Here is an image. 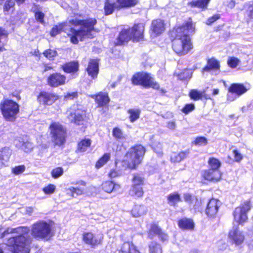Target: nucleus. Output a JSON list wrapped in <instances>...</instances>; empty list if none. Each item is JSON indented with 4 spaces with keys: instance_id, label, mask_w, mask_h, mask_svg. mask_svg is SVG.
Returning <instances> with one entry per match:
<instances>
[{
    "instance_id": "nucleus-8",
    "label": "nucleus",
    "mask_w": 253,
    "mask_h": 253,
    "mask_svg": "<svg viewBox=\"0 0 253 253\" xmlns=\"http://www.w3.org/2000/svg\"><path fill=\"white\" fill-rule=\"evenodd\" d=\"M250 209V202L246 201L240 207L235 209L234 212V220L240 224L246 222L248 219L247 212Z\"/></svg>"
},
{
    "instance_id": "nucleus-20",
    "label": "nucleus",
    "mask_w": 253,
    "mask_h": 253,
    "mask_svg": "<svg viewBox=\"0 0 253 253\" xmlns=\"http://www.w3.org/2000/svg\"><path fill=\"white\" fill-rule=\"evenodd\" d=\"M220 64L219 62L215 59H211L208 60L207 65L203 69V71L212 72L216 75L219 72Z\"/></svg>"
},
{
    "instance_id": "nucleus-28",
    "label": "nucleus",
    "mask_w": 253,
    "mask_h": 253,
    "mask_svg": "<svg viewBox=\"0 0 253 253\" xmlns=\"http://www.w3.org/2000/svg\"><path fill=\"white\" fill-rule=\"evenodd\" d=\"M168 203L171 206H176L177 204L181 201L180 195L177 192L169 194L167 196Z\"/></svg>"
},
{
    "instance_id": "nucleus-16",
    "label": "nucleus",
    "mask_w": 253,
    "mask_h": 253,
    "mask_svg": "<svg viewBox=\"0 0 253 253\" xmlns=\"http://www.w3.org/2000/svg\"><path fill=\"white\" fill-rule=\"evenodd\" d=\"M151 37H156L161 34L165 30V25L163 20L158 19L153 20L151 24Z\"/></svg>"
},
{
    "instance_id": "nucleus-37",
    "label": "nucleus",
    "mask_w": 253,
    "mask_h": 253,
    "mask_svg": "<svg viewBox=\"0 0 253 253\" xmlns=\"http://www.w3.org/2000/svg\"><path fill=\"white\" fill-rule=\"evenodd\" d=\"M143 190L142 186H131L129 190V194L131 196H135L137 197H141L143 195Z\"/></svg>"
},
{
    "instance_id": "nucleus-30",
    "label": "nucleus",
    "mask_w": 253,
    "mask_h": 253,
    "mask_svg": "<svg viewBox=\"0 0 253 253\" xmlns=\"http://www.w3.org/2000/svg\"><path fill=\"white\" fill-rule=\"evenodd\" d=\"M63 70L66 73L76 72L79 70V64L77 62H72L65 64L62 66Z\"/></svg>"
},
{
    "instance_id": "nucleus-21",
    "label": "nucleus",
    "mask_w": 253,
    "mask_h": 253,
    "mask_svg": "<svg viewBox=\"0 0 253 253\" xmlns=\"http://www.w3.org/2000/svg\"><path fill=\"white\" fill-rule=\"evenodd\" d=\"M131 39V36L130 34V29H123L120 33L117 38L116 44L117 45L123 44Z\"/></svg>"
},
{
    "instance_id": "nucleus-55",
    "label": "nucleus",
    "mask_w": 253,
    "mask_h": 253,
    "mask_svg": "<svg viewBox=\"0 0 253 253\" xmlns=\"http://www.w3.org/2000/svg\"><path fill=\"white\" fill-rule=\"evenodd\" d=\"M166 127L172 130L175 129L176 127V121L174 120L169 121L167 122Z\"/></svg>"
},
{
    "instance_id": "nucleus-12",
    "label": "nucleus",
    "mask_w": 253,
    "mask_h": 253,
    "mask_svg": "<svg viewBox=\"0 0 253 253\" xmlns=\"http://www.w3.org/2000/svg\"><path fill=\"white\" fill-rule=\"evenodd\" d=\"M103 238L102 235H94L91 232H85L83 234V241L91 247L101 244Z\"/></svg>"
},
{
    "instance_id": "nucleus-5",
    "label": "nucleus",
    "mask_w": 253,
    "mask_h": 253,
    "mask_svg": "<svg viewBox=\"0 0 253 253\" xmlns=\"http://www.w3.org/2000/svg\"><path fill=\"white\" fill-rule=\"evenodd\" d=\"M134 85H141L145 87L152 88L154 89H160L162 93H165L164 88H160L159 84L156 82L150 74L146 73H138L134 75L131 79Z\"/></svg>"
},
{
    "instance_id": "nucleus-26",
    "label": "nucleus",
    "mask_w": 253,
    "mask_h": 253,
    "mask_svg": "<svg viewBox=\"0 0 253 253\" xmlns=\"http://www.w3.org/2000/svg\"><path fill=\"white\" fill-rule=\"evenodd\" d=\"M229 91L239 96L245 93L247 89L243 84H233L229 87Z\"/></svg>"
},
{
    "instance_id": "nucleus-64",
    "label": "nucleus",
    "mask_w": 253,
    "mask_h": 253,
    "mask_svg": "<svg viewBox=\"0 0 253 253\" xmlns=\"http://www.w3.org/2000/svg\"><path fill=\"white\" fill-rule=\"evenodd\" d=\"M7 35V32L4 30H3L0 28V37L2 36L6 37Z\"/></svg>"
},
{
    "instance_id": "nucleus-25",
    "label": "nucleus",
    "mask_w": 253,
    "mask_h": 253,
    "mask_svg": "<svg viewBox=\"0 0 253 253\" xmlns=\"http://www.w3.org/2000/svg\"><path fill=\"white\" fill-rule=\"evenodd\" d=\"M12 151L8 147H4L0 150V169L4 165V162H7L11 155Z\"/></svg>"
},
{
    "instance_id": "nucleus-48",
    "label": "nucleus",
    "mask_w": 253,
    "mask_h": 253,
    "mask_svg": "<svg viewBox=\"0 0 253 253\" xmlns=\"http://www.w3.org/2000/svg\"><path fill=\"white\" fill-rule=\"evenodd\" d=\"M24 165L16 166L12 169V172L15 175H19L22 173L25 170Z\"/></svg>"
},
{
    "instance_id": "nucleus-53",
    "label": "nucleus",
    "mask_w": 253,
    "mask_h": 253,
    "mask_svg": "<svg viewBox=\"0 0 253 253\" xmlns=\"http://www.w3.org/2000/svg\"><path fill=\"white\" fill-rule=\"evenodd\" d=\"M183 197L184 201L189 204H193L194 201L196 200L194 196H192L189 193L184 194Z\"/></svg>"
},
{
    "instance_id": "nucleus-56",
    "label": "nucleus",
    "mask_w": 253,
    "mask_h": 253,
    "mask_svg": "<svg viewBox=\"0 0 253 253\" xmlns=\"http://www.w3.org/2000/svg\"><path fill=\"white\" fill-rule=\"evenodd\" d=\"M15 5L14 0H8L4 4V10L5 11H8L11 8L13 7Z\"/></svg>"
},
{
    "instance_id": "nucleus-4",
    "label": "nucleus",
    "mask_w": 253,
    "mask_h": 253,
    "mask_svg": "<svg viewBox=\"0 0 253 253\" xmlns=\"http://www.w3.org/2000/svg\"><path fill=\"white\" fill-rule=\"evenodd\" d=\"M145 153V149L141 145L130 148L121 162L122 169H135L141 163Z\"/></svg>"
},
{
    "instance_id": "nucleus-13",
    "label": "nucleus",
    "mask_w": 253,
    "mask_h": 253,
    "mask_svg": "<svg viewBox=\"0 0 253 253\" xmlns=\"http://www.w3.org/2000/svg\"><path fill=\"white\" fill-rule=\"evenodd\" d=\"M222 173L220 170L209 169L202 172V177L206 180L211 182L219 181L222 177Z\"/></svg>"
},
{
    "instance_id": "nucleus-60",
    "label": "nucleus",
    "mask_w": 253,
    "mask_h": 253,
    "mask_svg": "<svg viewBox=\"0 0 253 253\" xmlns=\"http://www.w3.org/2000/svg\"><path fill=\"white\" fill-rule=\"evenodd\" d=\"M235 160L237 162L240 161L242 159V155L238 152L236 150H234L233 151Z\"/></svg>"
},
{
    "instance_id": "nucleus-23",
    "label": "nucleus",
    "mask_w": 253,
    "mask_h": 253,
    "mask_svg": "<svg viewBox=\"0 0 253 253\" xmlns=\"http://www.w3.org/2000/svg\"><path fill=\"white\" fill-rule=\"evenodd\" d=\"M119 253H140L137 247L131 242H125L121 247Z\"/></svg>"
},
{
    "instance_id": "nucleus-24",
    "label": "nucleus",
    "mask_w": 253,
    "mask_h": 253,
    "mask_svg": "<svg viewBox=\"0 0 253 253\" xmlns=\"http://www.w3.org/2000/svg\"><path fill=\"white\" fill-rule=\"evenodd\" d=\"M130 213L133 217H139L147 213V208L143 205H135L131 210Z\"/></svg>"
},
{
    "instance_id": "nucleus-9",
    "label": "nucleus",
    "mask_w": 253,
    "mask_h": 253,
    "mask_svg": "<svg viewBox=\"0 0 253 253\" xmlns=\"http://www.w3.org/2000/svg\"><path fill=\"white\" fill-rule=\"evenodd\" d=\"M228 237L232 244L236 246L241 245L244 242L245 236L243 231L238 227L233 226L228 233Z\"/></svg>"
},
{
    "instance_id": "nucleus-57",
    "label": "nucleus",
    "mask_w": 253,
    "mask_h": 253,
    "mask_svg": "<svg viewBox=\"0 0 253 253\" xmlns=\"http://www.w3.org/2000/svg\"><path fill=\"white\" fill-rule=\"evenodd\" d=\"M220 18V15L218 14H216L208 18V19L206 21V24L207 25H211L213 23L214 21H216Z\"/></svg>"
},
{
    "instance_id": "nucleus-36",
    "label": "nucleus",
    "mask_w": 253,
    "mask_h": 253,
    "mask_svg": "<svg viewBox=\"0 0 253 253\" xmlns=\"http://www.w3.org/2000/svg\"><path fill=\"white\" fill-rule=\"evenodd\" d=\"M210 169L213 170H219L221 164L217 159L214 158H210L208 162Z\"/></svg>"
},
{
    "instance_id": "nucleus-40",
    "label": "nucleus",
    "mask_w": 253,
    "mask_h": 253,
    "mask_svg": "<svg viewBox=\"0 0 253 253\" xmlns=\"http://www.w3.org/2000/svg\"><path fill=\"white\" fill-rule=\"evenodd\" d=\"M102 190L107 193H111L115 188V184L111 181H106L101 185Z\"/></svg>"
},
{
    "instance_id": "nucleus-50",
    "label": "nucleus",
    "mask_w": 253,
    "mask_h": 253,
    "mask_svg": "<svg viewBox=\"0 0 253 253\" xmlns=\"http://www.w3.org/2000/svg\"><path fill=\"white\" fill-rule=\"evenodd\" d=\"M44 55L49 60H52L57 55L56 51L52 49H48L43 52Z\"/></svg>"
},
{
    "instance_id": "nucleus-46",
    "label": "nucleus",
    "mask_w": 253,
    "mask_h": 253,
    "mask_svg": "<svg viewBox=\"0 0 253 253\" xmlns=\"http://www.w3.org/2000/svg\"><path fill=\"white\" fill-rule=\"evenodd\" d=\"M52 177L54 179L58 178L63 174V169L61 167H57L53 169L51 172Z\"/></svg>"
},
{
    "instance_id": "nucleus-59",
    "label": "nucleus",
    "mask_w": 253,
    "mask_h": 253,
    "mask_svg": "<svg viewBox=\"0 0 253 253\" xmlns=\"http://www.w3.org/2000/svg\"><path fill=\"white\" fill-rule=\"evenodd\" d=\"M78 93L77 92H69L64 95V99L66 100L68 99H73L76 97Z\"/></svg>"
},
{
    "instance_id": "nucleus-1",
    "label": "nucleus",
    "mask_w": 253,
    "mask_h": 253,
    "mask_svg": "<svg viewBox=\"0 0 253 253\" xmlns=\"http://www.w3.org/2000/svg\"><path fill=\"white\" fill-rule=\"evenodd\" d=\"M31 232L32 237L38 241H47L53 236L52 225L44 220L36 221L28 227L20 226L17 228H7L3 233L2 237L8 234H17V236L9 238L5 245L10 253H29L32 238L29 234Z\"/></svg>"
},
{
    "instance_id": "nucleus-61",
    "label": "nucleus",
    "mask_w": 253,
    "mask_h": 253,
    "mask_svg": "<svg viewBox=\"0 0 253 253\" xmlns=\"http://www.w3.org/2000/svg\"><path fill=\"white\" fill-rule=\"evenodd\" d=\"M118 175V172L114 169H112L108 174L109 177L113 178L117 177Z\"/></svg>"
},
{
    "instance_id": "nucleus-42",
    "label": "nucleus",
    "mask_w": 253,
    "mask_h": 253,
    "mask_svg": "<svg viewBox=\"0 0 253 253\" xmlns=\"http://www.w3.org/2000/svg\"><path fill=\"white\" fill-rule=\"evenodd\" d=\"M150 253H162V249L161 246L154 242H152L149 245Z\"/></svg>"
},
{
    "instance_id": "nucleus-49",
    "label": "nucleus",
    "mask_w": 253,
    "mask_h": 253,
    "mask_svg": "<svg viewBox=\"0 0 253 253\" xmlns=\"http://www.w3.org/2000/svg\"><path fill=\"white\" fill-rule=\"evenodd\" d=\"M19 146L21 147V149L26 152H28L31 151L34 147V145L32 143L27 141L23 142L21 146L19 145Z\"/></svg>"
},
{
    "instance_id": "nucleus-17",
    "label": "nucleus",
    "mask_w": 253,
    "mask_h": 253,
    "mask_svg": "<svg viewBox=\"0 0 253 253\" xmlns=\"http://www.w3.org/2000/svg\"><path fill=\"white\" fill-rule=\"evenodd\" d=\"M220 202L218 200L211 199L208 203L206 210L207 214L209 216H214L217 212Z\"/></svg>"
},
{
    "instance_id": "nucleus-2",
    "label": "nucleus",
    "mask_w": 253,
    "mask_h": 253,
    "mask_svg": "<svg viewBox=\"0 0 253 253\" xmlns=\"http://www.w3.org/2000/svg\"><path fill=\"white\" fill-rule=\"evenodd\" d=\"M194 31L195 26L191 19L185 25L175 29V38L172 42V49L177 55H185L192 48L188 35L194 32Z\"/></svg>"
},
{
    "instance_id": "nucleus-15",
    "label": "nucleus",
    "mask_w": 253,
    "mask_h": 253,
    "mask_svg": "<svg viewBox=\"0 0 253 253\" xmlns=\"http://www.w3.org/2000/svg\"><path fill=\"white\" fill-rule=\"evenodd\" d=\"M75 184L78 185V186L76 187L71 186L67 189V194H70L73 198L80 196L84 193V187L86 185V183L84 181L80 180Z\"/></svg>"
},
{
    "instance_id": "nucleus-18",
    "label": "nucleus",
    "mask_w": 253,
    "mask_h": 253,
    "mask_svg": "<svg viewBox=\"0 0 253 253\" xmlns=\"http://www.w3.org/2000/svg\"><path fill=\"white\" fill-rule=\"evenodd\" d=\"M156 235H158L163 241L167 240L168 238V236L165 233L162 232L161 229L157 225L153 224L151 226L148 236L149 239H152Z\"/></svg>"
},
{
    "instance_id": "nucleus-14",
    "label": "nucleus",
    "mask_w": 253,
    "mask_h": 253,
    "mask_svg": "<svg viewBox=\"0 0 253 253\" xmlns=\"http://www.w3.org/2000/svg\"><path fill=\"white\" fill-rule=\"evenodd\" d=\"M131 39L134 42H139L143 39L144 26L142 24L135 25L132 28H129Z\"/></svg>"
},
{
    "instance_id": "nucleus-19",
    "label": "nucleus",
    "mask_w": 253,
    "mask_h": 253,
    "mask_svg": "<svg viewBox=\"0 0 253 253\" xmlns=\"http://www.w3.org/2000/svg\"><path fill=\"white\" fill-rule=\"evenodd\" d=\"M91 97L95 99V102L99 107L107 105L110 101L108 94L105 92H100L97 95H92Z\"/></svg>"
},
{
    "instance_id": "nucleus-52",
    "label": "nucleus",
    "mask_w": 253,
    "mask_h": 253,
    "mask_svg": "<svg viewBox=\"0 0 253 253\" xmlns=\"http://www.w3.org/2000/svg\"><path fill=\"white\" fill-rule=\"evenodd\" d=\"M207 143V139L205 137H198L195 140V144L200 146L206 145Z\"/></svg>"
},
{
    "instance_id": "nucleus-54",
    "label": "nucleus",
    "mask_w": 253,
    "mask_h": 253,
    "mask_svg": "<svg viewBox=\"0 0 253 253\" xmlns=\"http://www.w3.org/2000/svg\"><path fill=\"white\" fill-rule=\"evenodd\" d=\"M195 109L194 104L190 103L186 104L184 107L182 109V112L185 114H188L191 112Z\"/></svg>"
},
{
    "instance_id": "nucleus-51",
    "label": "nucleus",
    "mask_w": 253,
    "mask_h": 253,
    "mask_svg": "<svg viewBox=\"0 0 253 253\" xmlns=\"http://www.w3.org/2000/svg\"><path fill=\"white\" fill-rule=\"evenodd\" d=\"M113 135L117 139H122L124 138L123 131L118 127H115L113 128Z\"/></svg>"
},
{
    "instance_id": "nucleus-45",
    "label": "nucleus",
    "mask_w": 253,
    "mask_h": 253,
    "mask_svg": "<svg viewBox=\"0 0 253 253\" xmlns=\"http://www.w3.org/2000/svg\"><path fill=\"white\" fill-rule=\"evenodd\" d=\"M56 190V186L52 184H49L42 188L43 192L47 195L53 194Z\"/></svg>"
},
{
    "instance_id": "nucleus-11",
    "label": "nucleus",
    "mask_w": 253,
    "mask_h": 253,
    "mask_svg": "<svg viewBox=\"0 0 253 253\" xmlns=\"http://www.w3.org/2000/svg\"><path fill=\"white\" fill-rule=\"evenodd\" d=\"M59 98V96L55 93L42 91L38 95V101L40 104L51 105Z\"/></svg>"
},
{
    "instance_id": "nucleus-39",
    "label": "nucleus",
    "mask_w": 253,
    "mask_h": 253,
    "mask_svg": "<svg viewBox=\"0 0 253 253\" xmlns=\"http://www.w3.org/2000/svg\"><path fill=\"white\" fill-rule=\"evenodd\" d=\"M110 159V154L105 153L97 162L95 167L97 169H99L106 164Z\"/></svg>"
},
{
    "instance_id": "nucleus-6",
    "label": "nucleus",
    "mask_w": 253,
    "mask_h": 253,
    "mask_svg": "<svg viewBox=\"0 0 253 253\" xmlns=\"http://www.w3.org/2000/svg\"><path fill=\"white\" fill-rule=\"evenodd\" d=\"M0 109L4 118L8 121H14L19 112L18 104L11 100H5L1 104Z\"/></svg>"
},
{
    "instance_id": "nucleus-7",
    "label": "nucleus",
    "mask_w": 253,
    "mask_h": 253,
    "mask_svg": "<svg viewBox=\"0 0 253 253\" xmlns=\"http://www.w3.org/2000/svg\"><path fill=\"white\" fill-rule=\"evenodd\" d=\"M51 140L55 145H62L65 141V131L61 125L52 123L49 126Z\"/></svg>"
},
{
    "instance_id": "nucleus-10",
    "label": "nucleus",
    "mask_w": 253,
    "mask_h": 253,
    "mask_svg": "<svg viewBox=\"0 0 253 253\" xmlns=\"http://www.w3.org/2000/svg\"><path fill=\"white\" fill-rule=\"evenodd\" d=\"M66 77L65 76L58 73L50 74L47 79V84L53 87H56L65 84Z\"/></svg>"
},
{
    "instance_id": "nucleus-32",
    "label": "nucleus",
    "mask_w": 253,
    "mask_h": 253,
    "mask_svg": "<svg viewBox=\"0 0 253 253\" xmlns=\"http://www.w3.org/2000/svg\"><path fill=\"white\" fill-rule=\"evenodd\" d=\"M210 0H192L188 3L191 7H196L201 9H206Z\"/></svg>"
},
{
    "instance_id": "nucleus-44",
    "label": "nucleus",
    "mask_w": 253,
    "mask_h": 253,
    "mask_svg": "<svg viewBox=\"0 0 253 253\" xmlns=\"http://www.w3.org/2000/svg\"><path fill=\"white\" fill-rule=\"evenodd\" d=\"M66 26V23H63L56 25L53 27L51 31H50V35L52 37H54L59 33H60L63 29Z\"/></svg>"
},
{
    "instance_id": "nucleus-34",
    "label": "nucleus",
    "mask_w": 253,
    "mask_h": 253,
    "mask_svg": "<svg viewBox=\"0 0 253 253\" xmlns=\"http://www.w3.org/2000/svg\"><path fill=\"white\" fill-rule=\"evenodd\" d=\"M115 8H119L118 4L113 2L112 0H106L104 6V10L106 15L112 14Z\"/></svg>"
},
{
    "instance_id": "nucleus-35",
    "label": "nucleus",
    "mask_w": 253,
    "mask_h": 253,
    "mask_svg": "<svg viewBox=\"0 0 253 253\" xmlns=\"http://www.w3.org/2000/svg\"><path fill=\"white\" fill-rule=\"evenodd\" d=\"M68 118L71 122L79 124L83 120L84 117L80 114V111H77L73 113L70 112L68 115Z\"/></svg>"
},
{
    "instance_id": "nucleus-33",
    "label": "nucleus",
    "mask_w": 253,
    "mask_h": 253,
    "mask_svg": "<svg viewBox=\"0 0 253 253\" xmlns=\"http://www.w3.org/2000/svg\"><path fill=\"white\" fill-rule=\"evenodd\" d=\"M178 225L181 229L190 230L194 228V223L191 219L185 218L179 221Z\"/></svg>"
},
{
    "instance_id": "nucleus-31",
    "label": "nucleus",
    "mask_w": 253,
    "mask_h": 253,
    "mask_svg": "<svg viewBox=\"0 0 253 253\" xmlns=\"http://www.w3.org/2000/svg\"><path fill=\"white\" fill-rule=\"evenodd\" d=\"M189 97L194 100H199L202 98H206L205 90H198L197 89H191L189 93Z\"/></svg>"
},
{
    "instance_id": "nucleus-47",
    "label": "nucleus",
    "mask_w": 253,
    "mask_h": 253,
    "mask_svg": "<svg viewBox=\"0 0 253 253\" xmlns=\"http://www.w3.org/2000/svg\"><path fill=\"white\" fill-rule=\"evenodd\" d=\"M240 60L235 57L229 58L227 61L228 65L231 68H235L239 64Z\"/></svg>"
},
{
    "instance_id": "nucleus-22",
    "label": "nucleus",
    "mask_w": 253,
    "mask_h": 253,
    "mask_svg": "<svg viewBox=\"0 0 253 253\" xmlns=\"http://www.w3.org/2000/svg\"><path fill=\"white\" fill-rule=\"evenodd\" d=\"M86 70L93 79L96 78L99 71L98 61L94 59L90 60Z\"/></svg>"
},
{
    "instance_id": "nucleus-3",
    "label": "nucleus",
    "mask_w": 253,
    "mask_h": 253,
    "mask_svg": "<svg viewBox=\"0 0 253 253\" xmlns=\"http://www.w3.org/2000/svg\"><path fill=\"white\" fill-rule=\"evenodd\" d=\"M70 22L80 28H71L68 33L70 41L74 44H77L79 41H83L86 38H92L94 35L93 32H96L94 26L96 23L95 19L86 20L73 19Z\"/></svg>"
},
{
    "instance_id": "nucleus-27",
    "label": "nucleus",
    "mask_w": 253,
    "mask_h": 253,
    "mask_svg": "<svg viewBox=\"0 0 253 253\" xmlns=\"http://www.w3.org/2000/svg\"><path fill=\"white\" fill-rule=\"evenodd\" d=\"M188 154L189 151H188L173 152L170 156V161L172 163H179L184 159Z\"/></svg>"
},
{
    "instance_id": "nucleus-38",
    "label": "nucleus",
    "mask_w": 253,
    "mask_h": 253,
    "mask_svg": "<svg viewBox=\"0 0 253 253\" xmlns=\"http://www.w3.org/2000/svg\"><path fill=\"white\" fill-rule=\"evenodd\" d=\"M137 2V0H117L119 8L133 6L136 4Z\"/></svg>"
},
{
    "instance_id": "nucleus-29",
    "label": "nucleus",
    "mask_w": 253,
    "mask_h": 253,
    "mask_svg": "<svg viewBox=\"0 0 253 253\" xmlns=\"http://www.w3.org/2000/svg\"><path fill=\"white\" fill-rule=\"evenodd\" d=\"M127 112L130 122L133 123L139 118L141 110L137 108H133L129 109Z\"/></svg>"
},
{
    "instance_id": "nucleus-58",
    "label": "nucleus",
    "mask_w": 253,
    "mask_h": 253,
    "mask_svg": "<svg viewBox=\"0 0 253 253\" xmlns=\"http://www.w3.org/2000/svg\"><path fill=\"white\" fill-rule=\"evenodd\" d=\"M43 17L44 14L42 12L38 11L35 13L36 19L41 23H43Z\"/></svg>"
},
{
    "instance_id": "nucleus-62",
    "label": "nucleus",
    "mask_w": 253,
    "mask_h": 253,
    "mask_svg": "<svg viewBox=\"0 0 253 253\" xmlns=\"http://www.w3.org/2000/svg\"><path fill=\"white\" fill-rule=\"evenodd\" d=\"M34 211V208L32 207H29L26 208L25 212L26 214H28V215H31Z\"/></svg>"
},
{
    "instance_id": "nucleus-41",
    "label": "nucleus",
    "mask_w": 253,
    "mask_h": 253,
    "mask_svg": "<svg viewBox=\"0 0 253 253\" xmlns=\"http://www.w3.org/2000/svg\"><path fill=\"white\" fill-rule=\"evenodd\" d=\"M91 145V140L89 139H85L81 141L78 144V149L81 152L85 151Z\"/></svg>"
},
{
    "instance_id": "nucleus-63",
    "label": "nucleus",
    "mask_w": 253,
    "mask_h": 253,
    "mask_svg": "<svg viewBox=\"0 0 253 253\" xmlns=\"http://www.w3.org/2000/svg\"><path fill=\"white\" fill-rule=\"evenodd\" d=\"M235 1L234 0H231L229 2V3L227 4V6L231 9L235 7Z\"/></svg>"
},
{
    "instance_id": "nucleus-43",
    "label": "nucleus",
    "mask_w": 253,
    "mask_h": 253,
    "mask_svg": "<svg viewBox=\"0 0 253 253\" xmlns=\"http://www.w3.org/2000/svg\"><path fill=\"white\" fill-rule=\"evenodd\" d=\"M132 183V186H142L144 183V178L139 174H134Z\"/></svg>"
}]
</instances>
